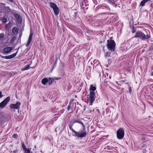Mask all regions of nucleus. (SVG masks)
Masks as SVG:
<instances>
[{
    "mask_svg": "<svg viewBox=\"0 0 153 153\" xmlns=\"http://www.w3.org/2000/svg\"><path fill=\"white\" fill-rule=\"evenodd\" d=\"M96 89L95 87L93 85H91L90 86L89 90L90 91L89 96L88 100L89 102V105H91L93 102L95 100V94L94 91Z\"/></svg>",
    "mask_w": 153,
    "mask_h": 153,
    "instance_id": "nucleus-1",
    "label": "nucleus"
},
{
    "mask_svg": "<svg viewBox=\"0 0 153 153\" xmlns=\"http://www.w3.org/2000/svg\"><path fill=\"white\" fill-rule=\"evenodd\" d=\"M74 124V123L71 122L70 123L69 126V129L71 130L72 132L74 134L73 135L75 137H77L78 138H83L85 137L87 134V133L85 131L83 132H77L75 131L72 128V126Z\"/></svg>",
    "mask_w": 153,
    "mask_h": 153,
    "instance_id": "nucleus-2",
    "label": "nucleus"
},
{
    "mask_svg": "<svg viewBox=\"0 0 153 153\" xmlns=\"http://www.w3.org/2000/svg\"><path fill=\"white\" fill-rule=\"evenodd\" d=\"M135 38H139L143 40L151 38V36L148 34L145 35L141 31H137L134 36Z\"/></svg>",
    "mask_w": 153,
    "mask_h": 153,
    "instance_id": "nucleus-3",
    "label": "nucleus"
},
{
    "mask_svg": "<svg viewBox=\"0 0 153 153\" xmlns=\"http://www.w3.org/2000/svg\"><path fill=\"white\" fill-rule=\"evenodd\" d=\"M107 47L108 49L111 51V52H113L115 51L116 46V44L114 41L110 39L107 40Z\"/></svg>",
    "mask_w": 153,
    "mask_h": 153,
    "instance_id": "nucleus-4",
    "label": "nucleus"
},
{
    "mask_svg": "<svg viewBox=\"0 0 153 153\" xmlns=\"http://www.w3.org/2000/svg\"><path fill=\"white\" fill-rule=\"evenodd\" d=\"M124 135V131L123 128H120L117 131V136L119 139H122Z\"/></svg>",
    "mask_w": 153,
    "mask_h": 153,
    "instance_id": "nucleus-5",
    "label": "nucleus"
},
{
    "mask_svg": "<svg viewBox=\"0 0 153 153\" xmlns=\"http://www.w3.org/2000/svg\"><path fill=\"white\" fill-rule=\"evenodd\" d=\"M10 97L8 96L0 103V108H3L5 107L8 102L10 101Z\"/></svg>",
    "mask_w": 153,
    "mask_h": 153,
    "instance_id": "nucleus-6",
    "label": "nucleus"
},
{
    "mask_svg": "<svg viewBox=\"0 0 153 153\" xmlns=\"http://www.w3.org/2000/svg\"><path fill=\"white\" fill-rule=\"evenodd\" d=\"M21 103L17 101L16 102L15 104H11L10 105L11 109H16L19 110V108L20 105H21Z\"/></svg>",
    "mask_w": 153,
    "mask_h": 153,
    "instance_id": "nucleus-7",
    "label": "nucleus"
},
{
    "mask_svg": "<svg viewBox=\"0 0 153 153\" xmlns=\"http://www.w3.org/2000/svg\"><path fill=\"white\" fill-rule=\"evenodd\" d=\"M14 16L19 23H21L22 22V18L21 16L18 13H16Z\"/></svg>",
    "mask_w": 153,
    "mask_h": 153,
    "instance_id": "nucleus-8",
    "label": "nucleus"
},
{
    "mask_svg": "<svg viewBox=\"0 0 153 153\" xmlns=\"http://www.w3.org/2000/svg\"><path fill=\"white\" fill-rule=\"evenodd\" d=\"M12 50V47H8L4 48L3 50V52L4 53H7L10 52Z\"/></svg>",
    "mask_w": 153,
    "mask_h": 153,
    "instance_id": "nucleus-9",
    "label": "nucleus"
},
{
    "mask_svg": "<svg viewBox=\"0 0 153 153\" xmlns=\"http://www.w3.org/2000/svg\"><path fill=\"white\" fill-rule=\"evenodd\" d=\"M33 35V33L31 31L30 32V33L29 36L28 40L26 45V47L28 46L32 41V36Z\"/></svg>",
    "mask_w": 153,
    "mask_h": 153,
    "instance_id": "nucleus-10",
    "label": "nucleus"
},
{
    "mask_svg": "<svg viewBox=\"0 0 153 153\" xmlns=\"http://www.w3.org/2000/svg\"><path fill=\"white\" fill-rule=\"evenodd\" d=\"M17 53V51H16V52L14 53H13L12 54V55H9V56H5L4 57V58L6 59H10L13 58L14 57L16 56Z\"/></svg>",
    "mask_w": 153,
    "mask_h": 153,
    "instance_id": "nucleus-11",
    "label": "nucleus"
},
{
    "mask_svg": "<svg viewBox=\"0 0 153 153\" xmlns=\"http://www.w3.org/2000/svg\"><path fill=\"white\" fill-rule=\"evenodd\" d=\"M49 4L51 7L53 8V10L55 9L57 7V6L55 4L52 2H50Z\"/></svg>",
    "mask_w": 153,
    "mask_h": 153,
    "instance_id": "nucleus-12",
    "label": "nucleus"
},
{
    "mask_svg": "<svg viewBox=\"0 0 153 153\" xmlns=\"http://www.w3.org/2000/svg\"><path fill=\"white\" fill-rule=\"evenodd\" d=\"M48 82V79L47 78H44L42 80L41 82L43 85H45Z\"/></svg>",
    "mask_w": 153,
    "mask_h": 153,
    "instance_id": "nucleus-13",
    "label": "nucleus"
},
{
    "mask_svg": "<svg viewBox=\"0 0 153 153\" xmlns=\"http://www.w3.org/2000/svg\"><path fill=\"white\" fill-rule=\"evenodd\" d=\"M74 104L73 103V104L70 103L69 105H68V110H71V111H73V106Z\"/></svg>",
    "mask_w": 153,
    "mask_h": 153,
    "instance_id": "nucleus-14",
    "label": "nucleus"
},
{
    "mask_svg": "<svg viewBox=\"0 0 153 153\" xmlns=\"http://www.w3.org/2000/svg\"><path fill=\"white\" fill-rule=\"evenodd\" d=\"M12 31L14 35L17 34L18 32L17 28L16 27H14L12 30Z\"/></svg>",
    "mask_w": 153,
    "mask_h": 153,
    "instance_id": "nucleus-15",
    "label": "nucleus"
},
{
    "mask_svg": "<svg viewBox=\"0 0 153 153\" xmlns=\"http://www.w3.org/2000/svg\"><path fill=\"white\" fill-rule=\"evenodd\" d=\"M54 14L56 15H57L59 13V9L58 7L55 9L53 10Z\"/></svg>",
    "mask_w": 153,
    "mask_h": 153,
    "instance_id": "nucleus-16",
    "label": "nucleus"
},
{
    "mask_svg": "<svg viewBox=\"0 0 153 153\" xmlns=\"http://www.w3.org/2000/svg\"><path fill=\"white\" fill-rule=\"evenodd\" d=\"M30 64L26 65L24 68H22V71H24L30 69Z\"/></svg>",
    "mask_w": 153,
    "mask_h": 153,
    "instance_id": "nucleus-17",
    "label": "nucleus"
},
{
    "mask_svg": "<svg viewBox=\"0 0 153 153\" xmlns=\"http://www.w3.org/2000/svg\"><path fill=\"white\" fill-rule=\"evenodd\" d=\"M54 81V79L51 78H49L48 80V83L49 85H51Z\"/></svg>",
    "mask_w": 153,
    "mask_h": 153,
    "instance_id": "nucleus-18",
    "label": "nucleus"
},
{
    "mask_svg": "<svg viewBox=\"0 0 153 153\" xmlns=\"http://www.w3.org/2000/svg\"><path fill=\"white\" fill-rule=\"evenodd\" d=\"M24 151V153H30V150L28 149L27 148L23 150Z\"/></svg>",
    "mask_w": 153,
    "mask_h": 153,
    "instance_id": "nucleus-19",
    "label": "nucleus"
},
{
    "mask_svg": "<svg viewBox=\"0 0 153 153\" xmlns=\"http://www.w3.org/2000/svg\"><path fill=\"white\" fill-rule=\"evenodd\" d=\"M145 3L146 2L144 1V0H143L140 2V5L143 6L145 5Z\"/></svg>",
    "mask_w": 153,
    "mask_h": 153,
    "instance_id": "nucleus-20",
    "label": "nucleus"
},
{
    "mask_svg": "<svg viewBox=\"0 0 153 153\" xmlns=\"http://www.w3.org/2000/svg\"><path fill=\"white\" fill-rule=\"evenodd\" d=\"M105 56L106 57L110 56V53L108 52H106L105 54Z\"/></svg>",
    "mask_w": 153,
    "mask_h": 153,
    "instance_id": "nucleus-21",
    "label": "nucleus"
},
{
    "mask_svg": "<svg viewBox=\"0 0 153 153\" xmlns=\"http://www.w3.org/2000/svg\"><path fill=\"white\" fill-rule=\"evenodd\" d=\"M12 137L16 139H17L18 138V135L16 134H14L12 135Z\"/></svg>",
    "mask_w": 153,
    "mask_h": 153,
    "instance_id": "nucleus-22",
    "label": "nucleus"
},
{
    "mask_svg": "<svg viewBox=\"0 0 153 153\" xmlns=\"http://www.w3.org/2000/svg\"><path fill=\"white\" fill-rule=\"evenodd\" d=\"M2 22L4 23L6 22L7 21V19L5 18H4L2 19Z\"/></svg>",
    "mask_w": 153,
    "mask_h": 153,
    "instance_id": "nucleus-23",
    "label": "nucleus"
},
{
    "mask_svg": "<svg viewBox=\"0 0 153 153\" xmlns=\"http://www.w3.org/2000/svg\"><path fill=\"white\" fill-rule=\"evenodd\" d=\"M80 123L83 126V130H84L85 129V125L81 121Z\"/></svg>",
    "mask_w": 153,
    "mask_h": 153,
    "instance_id": "nucleus-24",
    "label": "nucleus"
},
{
    "mask_svg": "<svg viewBox=\"0 0 153 153\" xmlns=\"http://www.w3.org/2000/svg\"><path fill=\"white\" fill-rule=\"evenodd\" d=\"M22 147L23 149V150H25V149L27 148L25 146V144L24 143H23L22 144Z\"/></svg>",
    "mask_w": 153,
    "mask_h": 153,
    "instance_id": "nucleus-25",
    "label": "nucleus"
},
{
    "mask_svg": "<svg viewBox=\"0 0 153 153\" xmlns=\"http://www.w3.org/2000/svg\"><path fill=\"white\" fill-rule=\"evenodd\" d=\"M80 122H81V121H80V120H75V121L72 122V123H74V124L75 123H80Z\"/></svg>",
    "mask_w": 153,
    "mask_h": 153,
    "instance_id": "nucleus-26",
    "label": "nucleus"
},
{
    "mask_svg": "<svg viewBox=\"0 0 153 153\" xmlns=\"http://www.w3.org/2000/svg\"><path fill=\"white\" fill-rule=\"evenodd\" d=\"M10 25L8 24L6 26V28L7 29V30H8L10 29Z\"/></svg>",
    "mask_w": 153,
    "mask_h": 153,
    "instance_id": "nucleus-27",
    "label": "nucleus"
},
{
    "mask_svg": "<svg viewBox=\"0 0 153 153\" xmlns=\"http://www.w3.org/2000/svg\"><path fill=\"white\" fill-rule=\"evenodd\" d=\"M4 33H1L0 34V38H3L4 37Z\"/></svg>",
    "mask_w": 153,
    "mask_h": 153,
    "instance_id": "nucleus-28",
    "label": "nucleus"
},
{
    "mask_svg": "<svg viewBox=\"0 0 153 153\" xmlns=\"http://www.w3.org/2000/svg\"><path fill=\"white\" fill-rule=\"evenodd\" d=\"M132 91V89L131 87H129V91L130 93H131Z\"/></svg>",
    "mask_w": 153,
    "mask_h": 153,
    "instance_id": "nucleus-29",
    "label": "nucleus"
},
{
    "mask_svg": "<svg viewBox=\"0 0 153 153\" xmlns=\"http://www.w3.org/2000/svg\"><path fill=\"white\" fill-rule=\"evenodd\" d=\"M2 92L0 91V98H1L3 96V95L2 94Z\"/></svg>",
    "mask_w": 153,
    "mask_h": 153,
    "instance_id": "nucleus-30",
    "label": "nucleus"
},
{
    "mask_svg": "<svg viewBox=\"0 0 153 153\" xmlns=\"http://www.w3.org/2000/svg\"><path fill=\"white\" fill-rule=\"evenodd\" d=\"M135 29L134 28H133L132 29V33H135Z\"/></svg>",
    "mask_w": 153,
    "mask_h": 153,
    "instance_id": "nucleus-31",
    "label": "nucleus"
},
{
    "mask_svg": "<svg viewBox=\"0 0 153 153\" xmlns=\"http://www.w3.org/2000/svg\"><path fill=\"white\" fill-rule=\"evenodd\" d=\"M143 0L146 3L148 1H150V0Z\"/></svg>",
    "mask_w": 153,
    "mask_h": 153,
    "instance_id": "nucleus-32",
    "label": "nucleus"
},
{
    "mask_svg": "<svg viewBox=\"0 0 153 153\" xmlns=\"http://www.w3.org/2000/svg\"><path fill=\"white\" fill-rule=\"evenodd\" d=\"M77 12H75V16H76L77 15Z\"/></svg>",
    "mask_w": 153,
    "mask_h": 153,
    "instance_id": "nucleus-33",
    "label": "nucleus"
},
{
    "mask_svg": "<svg viewBox=\"0 0 153 153\" xmlns=\"http://www.w3.org/2000/svg\"><path fill=\"white\" fill-rule=\"evenodd\" d=\"M6 8L8 9V10H9L10 9V7H6Z\"/></svg>",
    "mask_w": 153,
    "mask_h": 153,
    "instance_id": "nucleus-34",
    "label": "nucleus"
},
{
    "mask_svg": "<svg viewBox=\"0 0 153 153\" xmlns=\"http://www.w3.org/2000/svg\"><path fill=\"white\" fill-rule=\"evenodd\" d=\"M108 63L111 62V60L110 59H108Z\"/></svg>",
    "mask_w": 153,
    "mask_h": 153,
    "instance_id": "nucleus-35",
    "label": "nucleus"
},
{
    "mask_svg": "<svg viewBox=\"0 0 153 153\" xmlns=\"http://www.w3.org/2000/svg\"><path fill=\"white\" fill-rule=\"evenodd\" d=\"M152 75L153 76V72H152Z\"/></svg>",
    "mask_w": 153,
    "mask_h": 153,
    "instance_id": "nucleus-36",
    "label": "nucleus"
},
{
    "mask_svg": "<svg viewBox=\"0 0 153 153\" xmlns=\"http://www.w3.org/2000/svg\"><path fill=\"white\" fill-rule=\"evenodd\" d=\"M75 108H76V105H75Z\"/></svg>",
    "mask_w": 153,
    "mask_h": 153,
    "instance_id": "nucleus-37",
    "label": "nucleus"
},
{
    "mask_svg": "<svg viewBox=\"0 0 153 153\" xmlns=\"http://www.w3.org/2000/svg\"><path fill=\"white\" fill-rule=\"evenodd\" d=\"M13 152H14L15 153V152L14 151H13Z\"/></svg>",
    "mask_w": 153,
    "mask_h": 153,
    "instance_id": "nucleus-38",
    "label": "nucleus"
},
{
    "mask_svg": "<svg viewBox=\"0 0 153 153\" xmlns=\"http://www.w3.org/2000/svg\"><path fill=\"white\" fill-rule=\"evenodd\" d=\"M13 152H14L15 153V152L14 151H13Z\"/></svg>",
    "mask_w": 153,
    "mask_h": 153,
    "instance_id": "nucleus-39",
    "label": "nucleus"
}]
</instances>
